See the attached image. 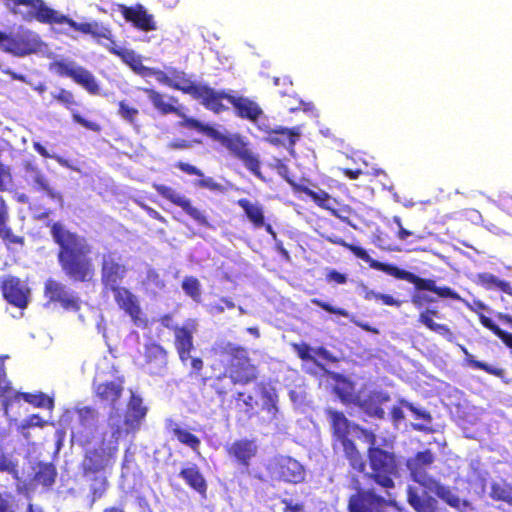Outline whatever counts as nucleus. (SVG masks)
<instances>
[{
	"instance_id": "e2e57ef3",
	"label": "nucleus",
	"mask_w": 512,
	"mask_h": 512,
	"mask_svg": "<svg viewBox=\"0 0 512 512\" xmlns=\"http://www.w3.org/2000/svg\"><path fill=\"white\" fill-rule=\"evenodd\" d=\"M195 185L213 192H222L224 190L220 183L216 182L212 177H206L204 174L203 177H200V179L195 182Z\"/></svg>"
},
{
	"instance_id": "5701e85b",
	"label": "nucleus",
	"mask_w": 512,
	"mask_h": 512,
	"mask_svg": "<svg viewBox=\"0 0 512 512\" xmlns=\"http://www.w3.org/2000/svg\"><path fill=\"white\" fill-rule=\"evenodd\" d=\"M385 504V499L373 490L358 488L348 500V510L349 512H381Z\"/></svg>"
},
{
	"instance_id": "39448f33",
	"label": "nucleus",
	"mask_w": 512,
	"mask_h": 512,
	"mask_svg": "<svg viewBox=\"0 0 512 512\" xmlns=\"http://www.w3.org/2000/svg\"><path fill=\"white\" fill-rule=\"evenodd\" d=\"M367 459L370 472L365 474L366 479L385 490L393 489L400 466L396 454L381 447H372L367 449Z\"/></svg>"
},
{
	"instance_id": "9d476101",
	"label": "nucleus",
	"mask_w": 512,
	"mask_h": 512,
	"mask_svg": "<svg viewBox=\"0 0 512 512\" xmlns=\"http://www.w3.org/2000/svg\"><path fill=\"white\" fill-rule=\"evenodd\" d=\"M267 472L272 480L289 484L304 482L306 471L296 459L287 455H276L268 463Z\"/></svg>"
},
{
	"instance_id": "e433bc0d",
	"label": "nucleus",
	"mask_w": 512,
	"mask_h": 512,
	"mask_svg": "<svg viewBox=\"0 0 512 512\" xmlns=\"http://www.w3.org/2000/svg\"><path fill=\"white\" fill-rule=\"evenodd\" d=\"M407 501L416 512H436L437 501L432 496H420L411 487L407 490Z\"/></svg>"
},
{
	"instance_id": "37998d69",
	"label": "nucleus",
	"mask_w": 512,
	"mask_h": 512,
	"mask_svg": "<svg viewBox=\"0 0 512 512\" xmlns=\"http://www.w3.org/2000/svg\"><path fill=\"white\" fill-rule=\"evenodd\" d=\"M7 219V206L3 197L0 196V237L8 243L22 245L24 243L23 237L13 234L12 230L6 226Z\"/></svg>"
},
{
	"instance_id": "6ab92c4d",
	"label": "nucleus",
	"mask_w": 512,
	"mask_h": 512,
	"mask_svg": "<svg viewBox=\"0 0 512 512\" xmlns=\"http://www.w3.org/2000/svg\"><path fill=\"white\" fill-rule=\"evenodd\" d=\"M197 324L195 320L189 319L182 326L176 325L172 328L174 334V346L179 360L185 364L190 358V353L194 349V333Z\"/></svg>"
},
{
	"instance_id": "4be33fe9",
	"label": "nucleus",
	"mask_w": 512,
	"mask_h": 512,
	"mask_svg": "<svg viewBox=\"0 0 512 512\" xmlns=\"http://www.w3.org/2000/svg\"><path fill=\"white\" fill-rule=\"evenodd\" d=\"M124 391V378L117 377L111 381H103L94 385L93 394L95 399L104 408L115 409L117 402Z\"/></svg>"
},
{
	"instance_id": "49530a36",
	"label": "nucleus",
	"mask_w": 512,
	"mask_h": 512,
	"mask_svg": "<svg viewBox=\"0 0 512 512\" xmlns=\"http://www.w3.org/2000/svg\"><path fill=\"white\" fill-rule=\"evenodd\" d=\"M56 476V469L51 463H40L34 475V479L37 483L50 487L54 484Z\"/></svg>"
},
{
	"instance_id": "cd10ccee",
	"label": "nucleus",
	"mask_w": 512,
	"mask_h": 512,
	"mask_svg": "<svg viewBox=\"0 0 512 512\" xmlns=\"http://www.w3.org/2000/svg\"><path fill=\"white\" fill-rule=\"evenodd\" d=\"M237 205L242 208L246 218L254 228H264L265 231L273 238L276 237V232L273 226L266 223L264 208L259 202L253 203L247 198H240L237 201Z\"/></svg>"
},
{
	"instance_id": "79ce46f5",
	"label": "nucleus",
	"mask_w": 512,
	"mask_h": 512,
	"mask_svg": "<svg viewBox=\"0 0 512 512\" xmlns=\"http://www.w3.org/2000/svg\"><path fill=\"white\" fill-rule=\"evenodd\" d=\"M331 377L336 382L333 388L334 393L344 404L351 403L354 398V387L352 382L338 373H331Z\"/></svg>"
},
{
	"instance_id": "aec40b11",
	"label": "nucleus",
	"mask_w": 512,
	"mask_h": 512,
	"mask_svg": "<svg viewBox=\"0 0 512 512\" xmlns=\"http://www.w3.org/2000/svg\"><path fill=\"white\" fill-rule=\"evenodd\" d=\"M5 6L13 13L20 14V6L27 7V11L22 13L23 20L31 22L36 20L40 23H45L51 7L47 6L44 0H2Z\"/></svg>"
},
{
	"instance_id": "ea45409f",
	"label": "nucleus",
	"mask_w": 512,
	"mask_h": 512,
	"mask_svg": "<svg viewBox=\"0 0 512 512\" xmlns=\"http://www.w3.org/2000/svg\"><path fill=\"white\" fill-rule=\"evenodd\" d=\"M169 431L177 438V440L191 448L194 452L199 453V448L201 446V440L198 436L190 432L189 430L182 428L179 424L175 422H171L169 424Z\"/></svg>"
},
{
	"instance_id": "2eb2a0df",
	"label": "nucleus",
	"mask_w": 512,
	"mask_h": 512,
	"mask_svg": "<svg viewBox=\"0 0 512 512\" xmlns=\"http://www.w3.org/2000/svg\"><path fill=\"white\" fill-rule=\"evenodd\" d=\"M37 36L28 30H20L15 34L0 31V48L15 56H25L38 49Z\"/></svg>"
},
{
	"instance_id": "b1692460",
	"label": "nucleus",
	"mask_w": 512,
	"mask_h": 512,
	"mask_svg": "<svg viewBox=\"0 0 512 512\" xmlns=\"http://www.w3.org/2000/svg\"><path fill=\"white\" fill-rule=\"evenodd\" d=\"M302 135L301 127H278L267 131L266 141L277 148L286 149L292 157L296 156L295 145Z\"/></svg>"
},
{
	"instance_id": "13d9d810",
	"label": "nucleus",
	"mask_w": 512,
	"mask_h": 512,
	"mask_svg": "<svg viewBox=\"0 0 512 512\" xmlns=\"http://www.w3.org/2000/svg\"><path fill=\"white\" fill-rule=\"evenodd\" d=\"M118 114L122 119L129 122L130 124H134L136 117L139 114L137 108L130 106L126 101L122 100L118 103Z\"/></svg>"
},
{
	"instance_id": "09e8293b",
	"label": "nucleus",
	"mask_w": 512,
	"mask_h": 512,
	"mask_svg": "<svg viewBox=\"0 0 512 512\" xmlns=\"http://www.w3.org/2000/svg\"><path fill=\"white\" fill-rule=\"evenodd\" d=\"M18 397H22V400L31 404L37 408H48L52 409L54 406L53 400L43 392L29 393L21 392Z\"/></svg>"
},
{
	"instance_id": "ddd939ff",
	"label": "nucleus",
	"mask_w": 512,
	"mask_h": 512,
	"mask_svg": "<svg viewBox=\"0 0 512 512\" xmlns=\"http://www.w3.org/2000/svg\"><path fill=\"white\" fill-rule=\"evenodd\" d=\"M137 365L150 376H163L168 369V351L156 341L146 342Z\"/></svg>"
},
{
	"instance_id": "4468645a",
	"label": "nucleus",
	"mask_w": 512,
	"mask_h": 512,
	"mask_svg": "<svg viewBox=\"0 0 512 512\" xmlns=\"http://www.w3.org/2000/svg\"><path fill=\"white\" fill-rule=\"evenodd\" d=\"M173 79L163 77L160 80L175 90H179L184 94L190 95L192 98L199 100L201 104L207 109L215 89L208 85L198 84L186 77L182 71H174L172 74Z\"/></svg>"
},
{
	"instance_id": "69168bd1",
	"label": "nucleus",
	"mask_w": 512,
	"mask_h": 512,
	"mask_svg": "<svg viewBox=\"0 0 512 512\" xmlns=\"http://www.w3.org/2000/svg\"><path fill=\"white\" fill-rule=\"evenodd\" d=\"M401 404L406 407L409 411H411L414 414V417L416 419H422L423 421L430 423L432 421L431 414L423 409H419L416 406H414L412 403L402 400Z\"/></svg>"
},
{
	"instance_id": "f8f14e48",
	"label": "nucleus",
	"mask_w": 512,
	"mask_h": 512,
	"mask_svg": "<svg viewBox=\"0 0 512 512\" xmlns=\"http://www.w3.org/2000/svg\"><path fill=\"white\" fill-rule=\"evenodd\" d=\"M152 187L162 198L181 208L199 226L205 228L212 227L206 213L198 207L194 206L192 201L185 195L179 193L177 190L170 186L160 183H153Z\"/></svg>"
},
{
	"instance_id": "f03ea898",
	"label": "nucleus",
	"mask_w": 512,
	"mask_h": 512,
	"mask_svg": "<svg viewBox=\"0 0 512 512\" xmlns=\"http://www.w3.org/2000/svg\"><path fill=\"white\" fill-rule=\"evenodd\" d=\"M53 241L58 245L57 261L64 275L73 283L91 282L96 273L92 247L76 232L68 230L61 222L49 224Z\"/></svg>"
},
{
	"instance_id": "2f4dec72",
	"label": "nucleus",
	"mask_w": 512,
	"mask_h": 512,
	"mask_svg": "<svg viewBox=\"0 0 512 512\" xmlns=\"http://www.w3.org/2000/svg\"><path fill=\"white\" fill-rule=\"evenodd\" d=\"M234 407L238 419L251 420L258 415V401L250 392L237 391L233 395Z\"/></svg>"
},
{
	"instance_id": "6e6d98bb",
	"label": "nucleus",
	"mask_w": 512,
	"mask_h": 512,
	"mask_svg": "<svg viewBox=\"0 0 512 512\" xmlns=\"http://www.w3.org/2000/svg\"><path fill=\"white\" fill-rule=\"evenodd\" d=\"M182 289L193 300H199L201 296L200 283L195 277H186L182 281Z\"/></svg>"
},
{
	"instance_id": "4d7b16f0",
	"label": "nucleus",
	"mask_w": 512,
	"mask_h": 512,
	"mask_svg": "<svg viewBox=\"0 0 512 512\" xmlns=\"http://www.w3.org/2000/svg\"><path fill=\"white\" fill-rule=\"evenodd\" d=\"M393 222L397 225L395 235L400 241L412 242L413 240L411 238L415 240H421L423 238L420 235H415L413 231L404 228L400 217L394 216Z\"/></svg>"
},
{
	"instance_id": "a878e982",
	"label": "nucleus",
	"mask_w": 512,
	"mask_h": 512,
	"mask_svg": "<svg viewBox=\"0 0 512 512\" xmlns=\"http://www.w3.org/2000/svg\"><path fill=\"white\" fill-rule=\"evenodd\" d=\"M119 11L123 18L133 24V26L141 31L149 32L157 29L153 15L149 14L143 5L136 4L134 6L119 5Z\"/></svg>"
},
{
	"instance_id": "72a5a7b5",
	"label": "nucleus",
	"mask_w": 512,
	"mask_h": 512,
	"mask_svg": "<svg viewBox=\"0 0 512 512\" xmlns=\"http://www.w3.org/2000/svg\"><path fill=\"white\" fill-rule=\"evenodd\" d=\"M424 488L434 492L445 504L456 510H460L462 506L467 505V501L461 500L451 487L443 485L435 478L430 480Z\"/></svg>"
},
{
	"instance_id": "c756f323",
	"label": "nucleus",
	"mask_w": 512,
	"mask_h": 512,
	"mask_svg": "<svg viewBox=\"0 0 512 512\" xmlns=\"http://www.w3.org/2000/svg\"><path fill=\"white\" fill-rule=\"evenodd\" d=\"M258 391L262 400V410L267 413L270 422L279 421L281 413L279 407V394L276 387L270 382H262L258 385Z\"/></svg>"
},
{
	"instance_id": "a18cd8bd",
	"label": "nucleus",
	"mask_w": 512,
	"mask_h": 512,
	"mask_svg": "<svg viewBox=\"0 0 512 512\" xmlns=\"http://www.w3.org/2000/svg\"><path fill=\"white\" fill-rule=\"evenodd\" d=\"M462 351L465 355L466 363L473 369H479V370H482L490 375L500 377V378H502L504 376L505 371L503 368L496 367V366L487 364L483 361L476 360L474 358V356L471 353H469V351L465 347H462Z\"/></svg>"
},
{
	"instance_id": "774afa93",
	"label": "nucleus",
	"mask_w": 512,
	"mask_h": 512,
	"mask_svg": "<svg viewBox=\"0 0 512 512\" xmlns=\"http://www.w3.org/2000/svg\"><path fill=\"white\" fill-rule=\"evenodd\" d=\"M20 392H16L12 389L11 393H7L5 396H2V409L5 415H8L9 409L15 402H19L22 400V397H18Z\"/></svg>"
},
{
	"instance_id": "5fc2aeb1",
	"label": "nucleus",
	"mask_w": 512,
	"mask_h": 512,
	"mask_svg": "<svg viewBox=\"0 0 512 512\" xmlns=\"http://www.w3.org/2000/svg\"><path fill=\"white\" fill-rule=\"evenodd\" d=\"M273 85L279 87L278 94L282 97H292L294 93L293 82L289 76H277L272 79Z\"/></svg>"
},
{
	"instance_id": "a211bd4d",
	"label": "nucleus",
	"mask_w": 512,
	"mask_h": 512,
	"mask_svg": "<svg viewBox=\"0 0 512 512\" xmlns=\"http://www.w3.org/2000/svg\"><path fill=\"white\" fill-rule=\"evenodd\" d=\"M113 293L114 301L132 320L136 326L147 325V319L143 315L139 300L128 288L124 286L110 290Z\"/></svg>"
},
{
	"instance_id": "a19ab883",
	"label": "nucleus",
	"mask_w": 512,
	"mask_h": 512,
	"mask_svg": "<svg viewBox=\"0 0 512 512\" xmlns=\"http://www.w3.org/2000/svg\"><path fill=\"white\" fill-rule=\"evenodd\" d=\"M478 283L486 290H498L509 296H512V286L508 281L499 279L491 273H479L477 275Z\"/></svg>"
},
{
	"instance_id": "c03bdc74",
	"label": "nucleus",
	"mask_w": 512,
	"mask_h": 512,
	"mask_svg": "<svg viewBox=\"0 0 512 512\" xmlns=\"http://www.w3.org/2000/svg\"><path fill=\"white\" fill-rule=\"evenodd\" d=\"M375 401L370 398L369 400H365L361 404V408L371 417H376L379 419H383L385 417V411L380 406L381 403L387 402L390 400V396L387 393H376L374 395Z\"/></svg>"
},
{
	"instance_id": "bb28decb",
	"label": "nucleus",
	"mask_w": 512,
	"mask_h": 512,
	"mask_svg": "<svg viewBox=\"0 0 512 512\" xmlns=\"http://www.w3.org/2000/svg\"><path fill=\"white\" fill-rule=\"evenodd\" d=\"M1 291L5 300L11 305L20 309L27 306L29 290L22 285L19 278L14 276L6 277L2 281Z\"/></svg>"
},
{
	"instance_id": "423d86ee",
	"label": "nucleus",
	"mask_w": 512,
	"mask_h": 512,
	"mask_svg": "<svg viewBox=\"0 0 512 512\" xmlns=\"http://www.w3.org/2000/svg\"><path fill=\"white\" fill-rule=\"evenodd\" d=\"M325 413L330 421L334 443L341 444L351 467L358 472H363L365 469L363 457L353 440L349 438L350 430H354L356 424L350 423L341 411L329 408Z\"/></svg>"
},
{
	"instance_id": "c85d7f7f",
	"label": "nucleus",
	"mask_w": 512,
	"mask_h": 512,
	"mask_svg": "<svg viewBox=\"0 0 512 512\" xmlns=\"http://www.w3.org/2000/svg\"><path fill=\"white\" fill-rule=\"evenodd\" d=\"M26 181L30 184L35 191L45 193L49 198L53 200L62 201V195L57 192L50 185V182L46 175L38 167L28 163L25 166Z\"/></svg>"
},
{
	"instance_id": "864d4df0",
	"label": "nucleus",
	"mask_w": 512,
	"mask_h": 512,
	"mask_svg": "<svg viewBox=\"0 0 512 512\" xmlns=\"http://www.w3.org/2000/svg\"><path fill=\"white\" fill-rule=\"evenodd\" d=\"M0 472L10 474L15 480L20 479L18 462L2 451H0Z\"/></svg>"
},
{
	"instance_id": "f257e3e1",
	"label": "nucleus",
	"mask_w": 512,
	"mask_h": 512,
	"mask_svg": "<svg viewBox=\"0 0 512 512\" xmlns=\"http://www.w3.org/2000/svg\"><path fill=\"white\" fill-rule=\"evenodd\" d=\"M215 362L212 370L223 368L210 384L214 392L221 398L226 397L233 386H247L258 381L260 371L250 357L246 347L231 341H217L211 348Z\"/></svg>"
},
{
	"instance_id": "1a4fd4ad",
	"label": "nucleus",
	"mask_w": 512,
	"mask_h": 512,
	"mask_svg": "<svg viewBox=\"0 0 512 512\" xmlns=\"http://www.w3.org/2000/svg\"><path fill=\"white\" fill-rule=\"evenodd\" d=\"M117 457L116 444L106 445V438L102 437L98 447L87 450L82 461L83 475L96 476L112 467Z\"/></svg>"
},
{
	"instance_id": "338daca9",
	"label": "nucleus",
	"mask_w": 512,
	"mask_h": 512,
	"mask_svg": "<svg viewBox=\"0 0 512 512\" xmlns=\"http://www.w3.org/2000/svg\"><path fill=\"white\" fill-rule=\"evenodd\" d=\"M59 303L63 309L75 312L79 311L81 307L80 300L69 293H66L65 297H63Z\"/></svg>"
},
{
	"instance_id": "de8ad7c7",
	"label": "nucleus",
	"mask_w": 512,
	"mask_h": 512,
	"mask_svg": "<svg viewBox=\"0 0 512 512\" xmlns=\"http://www.w3.org/2000/svg\"><path fill=\"white\" fill-rule=\"evenodd\" d=\"M480 323L494 333L501 341L512 350V333L502 330L497 324H495L491 318L487 317L483 313L479 314Z\"/></svg>"
},
{
	"instance_id": "bf43d9fd",
	"label": "nucleus",
	"mask_w": 512,
	"mask_h": 512,
	"mask_svg": "<svg viewBox=\"0 0 512 512\" xmlns=\"http://www.w3.org/2000/svg\"><path fill=\"white\" fill-rule=\"evenodd\" d=\"M271 168L276 170L277 173L287 181L295 190V185H297L292 177L290 176V171L288 165L280 158H275L274 161L270 164Z\"/></svg>"
},
{
	"instance_id": "473e14b6",
	"label": "nucleus",
	"mask_w": 512,
	"mask_h": 512,
	"mask_svg": "<svg viewBox=\"0 0 512 512\" xmlns=\"http://www.w3.org/2000/svg\"><path fill=\"white\" fill-rule=\"evenodd\" d=\"M147 94L153 107L163 115L175 114L182 116V110L178 107V99L174 96L169 97V101H165V96L153 88H143Z\"/></svg>"
},
{
	"instance_id": "4c0bfd02",
	"label": "nucleus",
	"mask_w": 512,
	"mask_h": 512,
	"mask_svg": "<svg viewBox=\"0 0 512 512\" xmlns=\"http://www.w3.org/2000/svg\"><path fill=\"white\" fill-rule=\"evenodd\" d=\"M146 412L147 409L143 406L142 399L133 394L128 403V415L125 424L130 426L132 430L137 429Z\"/></svg>"
},
{
	"instance_id": "680f3d73",
	"label": "nucleus",
	"mask_w": 512,
	"mask_h": 512,
	"mask_svg": "<svg viewBox=\"0 0 512 512\" xmlns=\"http://www.w3.org/2000/svg\"><path fill=\"white\" fill-rule=\"evenodd\" d=\"M311 303L330 314H335V315H339L342 317H348V315H349V313L346 309L334 307L331 304L324 302L318 298L311 299Z\"/></svg>"
},
{
	"instance_id": "393cba45",
	"label": "nucleus",
	"mask_w": 512,
	"mask_h": 512,
	"mask_svg": "<svg viewBox=\"0 0 512 512\" xmlns=\"http://www.w3.org/2000/svg\"><path fill=\"white\" fill-rule=\"evenodd\" d=\"M434 454L430 449L417 452L414 457L407 460L406 466L412 480L422 487L433 480L434 477L428 474L427 468L434 462Z\"/></svg>"
},
{
	"instance_id": "7c9ffc66",
	"label": "nucleus",
	"mask_w": 512,
	"mask_h": 512,
	"mask_svg": "<svg viewBox=\"0 0 512 512\" xmlns=\"http://www.w3.org/2000/svg\"><path fill=\"white\" fill-rule=\"evenodd\" d=\"M290 346L302 361L312 362L318 367H322V366L317 362L316 357H320L323 360L330 362V363L337 362V357H335L324 346L312 348L309 344H307L305 342L291 343Z\"/></svg>"
},
{
	"instance_id": "9b49d317",
	"label": "nucleus",
	"mask_w": 512,
	"mask_h": 512,
	"mask_svg": "<svg viewBox=\"0 0 512 512\" xmlns=\"http://www.w3.org/2000/svg\"><path fill=\"white\" fill-rule=\"evenodd\" d=\"M50 70L60 77L72 79L74 83L83 87L91 95L100 93V87L95 76L82 66L66 60H56L50 64Z\"/></svg>"
},
{
	"instance_id": "412c9836",
	"label": "nucleus",
	"mask_w": 512,
	"mask_h": 512,
	"mask_svg": "<svg viewBox=\"0 0 512 512\" xmlns=\"http://www.w3.org/2000/svg\"><path fill=\"white\" fill-rule=\"evenodd\" d=\"M227 455L241 468L248 471L257 456L258 445L254 439L241 438L225 447Z\"/></svg>"
},
{
	"instance_id": "c9c22d12",
	"label": "nucleus",
	"mask_w": 512,
	"mask_h": 512,
	"mask_svg": "<svg viewBox=\"0 0 512 512\" xmlns=\"http://www.w3.org/2000/svg\"><path fill=\"white\" fill-rule=\"evenodd\" d=\"M179 476L191 489L198 492L202 497H206L207 482L197 465L193 464L189 467L182 468Z\"/></svg>"
},
{
	"instance_id": "052dcab7",
	"label": "nucleus",
	"mask_w": 512,
	"mask_h": 512,
	"mask_svg": "<svg viewBox=\"0 0 512 512\" xmlns=\"http://www.w3.org/2000/svg\"><path fill=\"white\" fill-rule=\"evenodd\" d=\"M329 212L347 224L351 223V217L354 215L353 209L348 205L336 207V204H332V210H329Z\"/></svg>"
},
{
	"instance_id": "603ef678",
	"label": "nucleus",
	"mask_w": 512,
	"mask_h": 512,
	"mask_svg": "<svg viewBox=\"0 0 512 512\" xmlns=\"http://www.w3.org/2000/svg\"><path fill=\"white\" fill-rule=\"evenodd\" d=\"M490 495L492 499L496 501H502L512 506V486L511 485H501V484H493L491 486Z\"/></svg>"
},
{
	"instance_id": "8fccbe9b",
	"label": "nucleus",
	"mask_w": 512,
	"mask_h": 512,
	"mask_svg": "<svg viewBox=\"0 0 512 512\" xmlns=\"http://www.w3.org/2000/svg\"><path fill=\"white\" fill-rule=\"evenodd\" d=\"M45 296L49 299L50 302L59 303L63 297H65L67 290L65 286L53 279H48L45 283Z\"/></svg>"
},
{
	"instance_id": "dca6fc26",
	"label": "nucleus",
	"mask_w": 512,
	"mask_h": 512,
	"mask_svg": "<svg viewBox=\"0 0 512 512\" xmlns=\"http://www.w3.org/2000/svg\"><path fill=\"white\" fill-rule=\"evenodd\" d=\"M44 24H67L73 30L78 31L82 34L91 35L97 41L100 39H106L112 41V33L108 27L103 26L98 22H84L78 23L67 15L61 14L58 11L51 9Z\"/></svg>"
},
{
	"instance_id": "f704fd0d",
	"label": "nucleus",
	"mask_w": 512,
	"mask_h": 512,
	"mask_svg": "<svg viewBox=\"0 0 512 512\" xmlns=\"http://www.w3.org/2000/svg\"><path fill=\"white\" fill-rule=\"evenodd\" d=\"M438 316L435 309H426L418 316V322L423 324L430 331L437 333L448 341H453L455 336L452 330L446 324H439L434 321V317Z\"/></svg>"
},
{
	"instance_id": "3c124183",
	"label": "nucleus",
	"mask_w": 512,
	"mask_h": 512,
	"mask_svg": "<svg viewBox=\"0 0 512 512\" xmlns=\"http://www.w3.org/2000/svg\"><path fill=\"white\" fill-rule=\"evenodd\" d=\"M110 52L119 56L123 62L131 66L134 70H137L139 67L141 69L148 70L141 65L140 57L133 50L126 48H111Z\"/></svg>"
},
{
	"instance_id": "0eeeda50",
	"label": "nucleus",
	"mask_w": 512,
	"mask_h": 512,
	"mask_svg": "<svg viewBox=\"0 0 512 512\" xmlns=\"http://www.w3.org/2000/svg\"><path fill=\"white\" fill-rule=\"evenodd\" d=\"M223 100L232 105L238 118L256 122L263 115V110L256 101L226 90H215L207 109L216 114L226 111L228 107L223 104Z\"/></svg>"
},
{
	"instance_id": "f3484780",
	"label": "nucleus",
	"mask_w": 512,
	"mask_h": 512,
	"mask_svg": "<svg viewBox=\"0 0 512 512\" xmlns=\"http://www.w3.org/2000/svg\"><path fill=\"white\" fill-rule=\"evenodd\" d=\"M48 104L61 105L63 108L71 112L72 119L75 123L88 130L93 132H99L101 130V126L98 123L85 119L77 112V108L80 106V102L77 100L75 94L71 90L58 87L55 92L50 94Z\"/></svg>"
},
{
	"instance_id": "6e6552de",
	"label": "nucleus",
	"mask_w": 512,
	"mask_h": 512,
	"mask_svg": "<svg viewBox=\"0 0 512 512\" xmlns=\"http://www.w3.org/2000/svg\"><path fill=\"white\" fill-rule=\"evenodd\" d=\"M128 271L127 264L118 252L108 250L102 253L100 259V280L105 291L120 287Z\"/></svg>"
},
{
	"instance_id": "58836bf2",
	"label": "nucleus",
	"mask_w": 512,
	"mask_h": 512,
	"mask_svg": "<svg viewBox=\"0 0 512 512\" xmlns=\"http://www.w3.org/2000/svg\"><path fill=\"white\" fill-rule=\"evenodd\" d=\"M295 191L305 194L317 206L327 211L332 210V204H337L336 200L324 190L314 191L305 185H295Z\"/></svg>"
},
{
	"instance_id": "20e7f679",
	"label": "nucleus",
	"mask_w": 512,
	"mask_h": 512,
	"mask_svg": "<svg viewBox=\"0 0 512 512\" xmlns=\"http://www.w3.org/2000/svg\"><path fill=\"white\" fill-rule=\"evenodd\" d=\"M182 120L178 123L180 127L196 130L224 146L235 158L240 160L245 168L258 179L263 180L261 172V161L257 153L253 151L249 142L245 141L239 134H223L209 124L200 120L188 117L182 112L179 116Z\"/></svg>"
},
{
	"instance_id": "0e129e2a",
	"label": "nucleus",
	"mask_w": 512,
	"mask_h": 512,
	"mask_svg": "<svg viewBox=\"0 0 512 512\" xmlns=\"http://www.w3.org/2000/svg\"><path fill=\"white\" fill-rule=\"evenodd\" d=\"M371 297H373L375 300L381 301L383 304L388 306L400 307L402 304L400 300L395 299L389 294L376 293L373 291L367 292L365 298L370 299Z\"/></svg>"
},
{
	"instance_id": "7ed1b4c3",
	"label": "nucleus",
	"mask_w": 512,
	"mask_h": 512,
	"mask_svg": "<svg viewBox=\"0 0 512 512\" xmlns=\"http://www.w3.org/2000/svg\"><path fill=\"white\" fill-rule=\"evenodd\" d=\"M324 240L331 244L342 246L348 249L350 252L354 254L355 257L366 262L370 268L386 273L389 276H392L399 280H405L414 285L415 289L418 291H429L436 294L440 298H449L452 300H460L459 294L454 291L452 288L448 286L439 287L436 285L435 280L431 278H422L418 275L401 269L394 264L384 263L378 260H375L369 256L367 251L357 245L346 242L341 237L335 234H322Z\"/></svg>"
}]
</instances>
